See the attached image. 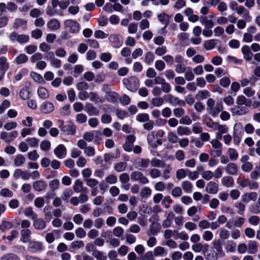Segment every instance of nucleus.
I'll use <instances>...</instances> for the list:
<instances>
[{"instance_id":"28","label":"nucleus","mask_w":260,"mask_h":260,"mask_svg":"<svg viewBox=\"0 0 260 260\" xmlns=\"http://www.w3.org/2000/svg\"><path fill=\"white\" fill-rule=\"evenodd\" d=\"M38 94L39 96L43 99H47L49 96V92L47 89L43 87H39L38 89Z\"/></svg>"},{"instance_id":"61","label":"nucleus","mask_w":260,"mask_h":260,"mask_svg":"<svg viewBox=\"0 0 260 260\" xmlns=\"http://www.w3.org/2000/svg\"><path fill=\"white\" fill-rule=\"evenodd\" d=\"M39 155L36 150H34L28 153V157L29 159L31 160L35 161L39 158Z\"/></svg>"},{"instance_id":"48","label":"nucleus","mask_w":260,"mask_h":260,"mask_svg":"<svg viewBox=\"0 0 260 260\" xmlns=\"http://www.w3.org/2000/svg\"><path fill=\"white\" fill-rule=\"evenodd\" d=\"M27 21L23 19L17 18L16 19L14 23V27L16 29L18 28L19 27L25 25L26 26Z\"/></svg>"},{"instance_id":"45","label":"nucleus","mask_w":260,"mask_h":260,"mask_svg":"<svg viewBox=\"0 0 260 260\" xmlns=\"http://www.w3.org/2000/svg\"><path fill=\"white\" fill-rule=\"evenodd\" d=\"M151 194V189L149 187H145L142 189L140 196L142 198H148Z\"/></svg>"},{"instance_id":"56","label":"nucleus","mask_w":260,"mask_h":260,"mask_svg":"<svg viewBox=\"0 0 260 260\" xmlns=\"http://www.w3.org/2000/svg\"><path fill=\"white\" fill-rule=\"evenodd\" d=\"M59 184V180L57 179H55L50 182L49 187L52 190V191H53L54 190L58 188Z\"/></svg>"},{"instance_id":"40","label":"nucleus","mask_w":260,"mask_h":260,"mask_svg":"<svg viewBox=\"0 0 260 260\" xmlns=\"http://www.w3.org/2000/svg\"><path fill=\"white\" fill-rule=\"evenodd\" d=\"M24 156L22 154L18 155L14 159V164L16 166H20L25 162Z\"/></svg>"},{"instance_id":"52","label":"nucleus","mask_w":260,"mask_h":260,"mask_svg":"<svg viewBox=\"0 0 260 260\" xmlns=\"http://www.w3.org/2000/svg\"><path fill=\"white\" fill-rule=\"evenodd\" d=\"M112 58V55L110 52L102 53L100 55V59L104 62H108Z\"/></svg>"},{"instance_id":"63","label":"nucleus","mask_w":260,"mask_h":260,"mask_svg":"<svg viewBox=\"0 0 260 260\" xmlns=\"http://www.w3.org/2000/svg\"><path fill=\"white\" fill-rule=\"evenodd\" d=\"M142 173L139 171H134L131 173V179L134 181H138L142 177Z\"/></svg>"},{"instance_id":"42","label":"nucleus","mask_w":260,"mask_h":260,"mask_svg":"<svg viewBox=\"0 0 260 260\" xmlns=\"http://www.w3.org/2000/svg\"><path fill=\"white\" fill-rule=\"evenodd\" d=\"M229 157L231 160H236L238 157V153L237 150L234 148H229L228 150Z\"/></svg>"},{"instance_id":"35","label":"nucleus","mask_w":260,"mask_h":260,"mask_svg":"<svg viewBox=\"0 0 260 260\" xmlns=\"http://www.w3.org/2000/svg\"><path fill=\"white\" fill-rule=\"evenodd\" d=\"M13 228L12 222L6 220L2 221L1 225H0V230L3 232L6 230H8Z\"/></svg>"},{"instance_id":"7","label":"nucleus","mask_w":260,"mask_h":260,"mask_svg":"<svg viewBox=\"0 0 260 260\" xmlns=\"http://www.w3.org/2000/svg\"><path fill=\"white\" fill-rule=\"evenodd\" d=\"M109 41L111 43L113 47L118 48L122 45V41L119 39V35L112 34L109 37Z\"/></svg>"},{"instance_id":"23","label":"nucleus","mask_w":260,"mask_h":260,"mask_svg":"<svg viewBox=\"0 0 260 260\" xmlns=\"http://www.w3.org/2000/svg\"><path fill=\"white\" fill-rule=\"evenodd\" d=\"M154 133V131H151L147 135V142L148 144L153 149L157 148V145L155 144L154 141L155 139Z\"/></svg>"},{"instance_id":"62","label":"nucleus","mask_w":260,"mask_h":260,"mask_svg":"<svg viewBox=\"0 0 260 260\" xmlns=\"http://www.w3.org/2000/svg\"><path fill=\"white\" fill-rule=\"evenodd\" d=\"M29 37L26 35H19L17 37V41L20 43H25L28 42Z\"/></svg>"},{"instance_id":"59","label":"nucleus","mask_w":260,"mask_h":260,"mask_svg":"<svg viewBox=\"0 0 260 260\" xmlns=\"http://www.w3.org/2000/svg\"><path fill=\"white\" fill-rule=\"evenodd\" d=\"M87 120V116L85 114L80 113L76 115V121L79 123H85Z\"/></svg>"},{"instance_id":"54","label":"nucleus","mask_w":260,"mask_h":260,"mask_svg":"<svg viewBox=\"0 0 260 260\" xmlns=\"http://www.w3.org/2000/svg\"><path fill=\"white\" fill-rule=\"evenodd\" d=\"M10 102L7 100H5L0 106V114L3 113L5 110L10 106Z\"/></svg>"},{"instance_id":"55","label":"nucleus","mask_w":260,"mask_h":260,"mask_svg":"<svg viewBox=\"0 0 260 260\" xmlns=\"http://www.w3.org/2000/svg\"><path fill=\"white\" fill-rule=\"evenodd\" d=\"M84 246V243L82 241H75L72 242L70 247L73 249H78Z\"/></svg>"},{"instance_id":"53","label":"nucleus","mask_w":260,"mask_h":260,"mask_svg":"<svg viewBox=\"0 0 260 260\" xmlns=\"http://www.w3.org/2000/svg\"><path fill=\"white\" fill-rule=\"evenodd\" d=\"M83 188V182L79 179L76 180L75 185L74 186V190L76 192H80L81 189Z\"/></svg>"},{"instance_id":"58","label":"nucleus","mask_w":260,"mask_h":260,"mask_svg":"<svg viewBox=\"0 0 260 260\" xmlns=\"http://www.w3.org/2000/svg\"><path fill=\"white\" fill-rule=\"evenodd\" d=\"M9 19L7 16H3L1 13L0 14V28L6 26L8 22Z\"/></svg>"},{"instance_id":"1","label":"nucleus","mask_w":260,"mask_h":260,"mask_svg":"<svg viewBox=\"0 0 260 260\" xmlns=\"http://www.w3.org/2000/svg\"><path fill=\"white\" fill-rule=\"evenodd\" d=\"M68 122L70 123L69 124L64 125V121L63 120L58 119L57 120L58 127L61 132L62 134L74 135L76 133V126L71 120H69Z\"/></svg>"},{"instance_id":"8","label":"nucleus","mask_w":260,"mask_h":260,"mask_svg":"<svg viewBox=\"0 0 260 260\" xmlns=\"http://www.w3.org/2000/svg\"><path fill=\"white\" fill-rule=\"evenodd\" d=\"M54 109L53 104L50 102H45L42 104L40 110L43 113L48 114L52 112Z\"/></svg>"},{"instance_id":"33","label":"nucleus","mask_w":260,"mask_h":260,"mask_svg":"<svg viewBox=\"0 0 260 260\" xmlns=\"http://www.w3.org/2000/svg\"><path fill=\"white\" fill-rule=\"evenodd\" d=\"M223 106L221 104H217L215 108L212 109L211 108L210 112H209V113L213 117H216L217 114L222 110Z\"/></svg>"},{"instance_id":"14","label":"nucleus","mask_w":260,"mask_h":260,"mask_svg":"<svg viewBox=\"0 0 260 260\" xmlns=\"http://www.w3.org/2000/svg\"><path fill=\"white\" fill-rule=\"evenodd\" d=\"M119 94L114 91H109L106 93L105 98L110 103H115L117 102Z\"/></svg>"},{"instance_id":"21","label":"nucleus","mask_w":260,"mask_h":260,"mask_svg":"<svg viewBox=\"0 0 260 260\" xmlns=\"http://www.w3.org/2000/svg\"><path fill=\"white\" fill-rule=\"evenodd\" d=\"M47 25L51 30H56L60 27V23L57 19H52L48 22Z\"/></svg>"},{"instance_id":"17","label":"nucleus","mask_w":260,"mask_h":260,"mask_svg":"<svg viewBox=\"0 0 260 260\" xmlns=\"http://www.w3.org/2000/svg\"><path fill=\"white\" fill-rule=\"evenodd\" d=\"M47 187L46 183L43 180H38L34 182L33 187L38 191H41L44 190Z\"/></svg>"},{"instance_id":"49","label":"nucleus","mask_w":260,"mask_h":260,"mask_svg":"<svg viewBox=\"0 0 260 260\" xmlns=\"http://www.w3.org/2000/svg\"><path fill=\"white\" fill-rule=\"evenodd\" d=\"M51 143L48 140H43L40 144V148L43 151H48L50 149Z\"/></svg>"},{"instance_id":"27","label":"nucleus","mask_w":260,"mask_h":260,"mask_svg":"<svg viewBox=\"0 0 260 260\" xmlns=\"http://www.w3.org/2000/svg\"><path fill=\"white\" fill-rule=\"evenodd\" d=\"M31 78L35 81L40 84H45V81L43 79L42 75L37 72H31L30 73Z\"/></svg>"},{"instance_id":"39","label":"nucleus","mask_w":260,"mask_h":260,"mask_svg":"<svg viewBox=\"0 0 260 260\" xmlns=\"http://www.w3.org/2000/svg\"><path fill=\"white\" fill-rule=\"evenodd\" d=\"M15 60L17 64L24 63L27 61L28 57L24 54H20L16 58Z\"/></svg>"},{"instance_id":"44","label":"nucleus","mask_w":260,"mask_h":260,"mask_svg":"<svg viewBox=\"0 0 260 260\" xmlns=\"http://www.w3.org/2000/svg\"><path fill=\"white\" fill-rule=\"evenodd\" d=\"M18 235H19V233H18V231L16 230H14L11 231V235L8 236H4L2 237V239L5 240V239H7L9 241H12L14 239L17 238L18 237Z\"/></svg>"},{"instance_id":"37","label":"nucleus","mask_w":260,"mask_h":260,"mask_svg":"<svg viewBox=\"0 0 260 260\" xmlns=\"http://www.w3.org/2000/svg\"><path fill=\"white\" fill-rule=\"evenodd\" d=\"M149 119V115L147 113H139L136 116V120L139 122H145Z\"/></svg>"},{"instance_id":"47","label":"nucleus","mask_w":260,"mask_h":260,"mask_svg":"<svg viewBox=\"0 0 260 260\" xmlns=\"http://www.w3.org/2000/svg\"><path fill=\"white\" fill-rule=\"evenodd\" d=\"M126 163L124 162H120L115 164L114 169L117 172H120L125 170L126 167Z\"/></svg>"},{"instance_id":"29","label":"nucleus","mask_w":260,"mask_h":260,"mask_svg":"<svg viewBox=\"0 0 260 260\" xmlns=\"http://www.w3.org/2000/svg\"><path fill=\"white\" fill-rule=\"evenodd\" d=\"M221 181L222 184L227 187L232 186L234 182V179L231 176H225L223 177Z\"/></svg>"},{"instance_id":"26","label":"nucleus","mask_w":260,"mask_h":260,"mask_svg":"<svg viewBox=\"0 0 260 260\" xmlns=\"http://www.w3.org/2000/svg\"><path fill=\"white\" fill-rule=\"evenodd\" d=\"M216 41H218V40L216 39H212L206 41L204 43V48L207 50L213 49L216 46Z\"/></svg>"},{"instance_id":"31","label":"nucleus","mask_w":260,"mask_h":260,"mask_svg":"<svg viewBox=\"0 0 260 260\" xmlns=\"http://www.w3.org/2000/svg\"><path fill=\"white\" fill-rule=\"evenodd\" d=\"M52 208L51 206H46L44 208L45 219L47 222H49L52 218V215L51 213Z\"/></svg>"},{"instance_id":"60","label":"nucleus","mask_w":260,"mask_h":260,"mask_svg":"<svg viewBox=\"0 0 260 260\" xmlns=\"http://www.w3.org/2000/svg\"><path fill=\"white\" fill-rule=\"evenodd\" d=\"M0 194L4 197H12L13 192L8 188H3L0 191Z\"/></svg>"},{"instance_id":"36","label":"nucleus","mask_w":260,"mask_h":260,"mask_svg":"<svg viewBox=\"0 0 260 260\" xmlns=\"http://www.w3.org/2000/svg\"><path fill=\"white\" fill-rule=\"evenodd\" d=\"M207 260H217L218 259V253L213 249L210 250V253H207L204 255Z\"/></svg>"},{"instance_id":"18","label":"nucleus","mask_w":260,"mask_h":260,"mask_svg":"<svg viewBox=\"0 0 260 260\" xmlns=\"http://www.w3.org/2000/svg\"><path fill=\"white\" fill-rule=\"evenodd\" d=\"M231 111L233 114L242 115L247 114L249 110L245 107L237 106V109L236 108H231Z\"/></svg>"},{"instance_id":"13","label":"nucleus","mask_w":260,"mask_h":260,"mask_svg":"<svg viewBox=\"0 0 260 260\" xmlns=\"http://www.w3.org/2000/svg\"><path fill=\"white\" fill-rule=\"evenodd\" d=\"M85 111L89 115H98L99 110L91 103H87L85 105Z\"/></svg>"},{"instance_id":"30","label":"nucleus","mask_w":260,"mask_h":260,"mask_svg":"<svg viewBox=\"0 0 260 260\" xmlns=\"http://www.w3.org/2000/svg\"><path fill=\"white\" fill-rule=\"evenodd\" d=\"M177 133L179 136L183 135H190L191 134V132L188 127H183L180 126L177 128Z\"/></svg>"},{"instance_id":"38","label":"nucleus","mask_w":260,"mask_h":260,"mask_svg":"<svg viewBox=\"0 0 260 260\" xmlns=\"http://www.w3.org/2000/svg\"><path fill=\"white\" fill-rule=\"evenodd\" d=\"M182 187L184 191L189 193L192 191V185L189 181H184L182 182Z\"/></svg>"},{"instance_id":"25","label":"nucleus","mask_w":260,"mask_h":260,"mask_svg":"<svg viewBox=\"0 0 260 260\" xmlns=\"http://www.w3.org/2000/svg\"><path fill=\"white\" fill-rule=\"evenodd\" d=\"M257 249V242L255 241H249L248 244V252L254 254Z\"/></svg>"},{"instance_id":"22","label":"nucleus","mask_w":260,"mask_h":260,"mask_svg":"<svg viewBox=\"0 0 260 260\" xmlns=\"http://www.w3.org/2000/svg\"><path fill=\"white\" fill-rule=\"evenodd\" d=\"M226 171L229 174L233 175H235L238 171V167L235 163H229L226 166Z\"/></svg>"},{"instance_id":"43","label":"nucleus","mask_w":260,"mask_h":260,"mask_svg":"<svg viewBox=\"0 0 260 260\" xmlns=\"http://www.w3.org/2000/svg\"><path fill=\"white\" fill-rule=\"evenodd\" d=\"M24 213L26 216H31L32 219H35L37 217V214L34 212L32 208L30 207L26 208Z\"/></svg>"},{"instance_id":"16","label":"nucleus","mask_w":260,"mask_h":260,"mask_svg":"<svg viewBox=\"0 0 260 260\" xmlns=\"http://www.w3.org/2000/svg\"><path fill=\"white\" fill-rule=\"evenodd\" d=\"M31 232L28 229L22 230L21 231V237L20 240L23 243L29 242L30 241Z\"/></svg>"},{"instance_id":"10","label":"nucleus","mask_w":260,"mask_h":260,"mask_svg":"<svg viewBox=\"0 0 260 260\" xmlns=\"http://www.w3.org/2000/svg\"><path fill=\"white\" fill-rule=\"evenodd\" d=\"M206 190L209 193L216 194L218 191V184L213 181H210L207 185Z\"/></svg>"},{"instance_id":"50","label":"nucleus","mask_w":260,"mask_h":260,"mask_svg":"<svg viewBox=\"0 0 260 260\" xmlns=\"http://www.w3.org/2000/svg\"><path fill=\"white\" fill-rule=\"evenodd\" d=\"M70 113V106L69 104L63 106L60 110V113L63 116L69 115Z\"/></svg>"},{"instance_id":"4","label":"nucleus","mask_w":260,"mask_h":260,"mask_svg":"<svg viewBox=\"0 0 260 260\" xmlns=\"http://www.w3.org/2000/svg\"><path fill=\"white\" fill-rule=\"evenodd\" d=\"M31 84L30 82H26L25 86L22 88L19 92V96L23 100H26L31 96Z\"/></svg>"},{"instance_id":"5","label":"nucleus","mask_w":260,"mask_h":260,"mask_svg":"<svg viewBox=\"0 0 260 260\" xmlns=\"http://www.w3.org/2000/svg\"><path fill=\"white\" fill-rule=\"evenodd\" d=\"M64 25L70 28L71 33H77L79 31V24L75 20L68 19L64 22Z\"/></svg>"},{"instance_id":"2","label":"nucleus","mask_w":260,"mask_h":260,"mask_svg":"<svg viewBox=\"0 0 260 260\" xmlns=\"http://www.w3.org/2000/svg\"><path fill=\"white\" fill-rule=\"evenodd\" d=\"M122 82L127 90L132 92H135L139 87V80L136 76L124 78Z\"/></svg>"},{"instance_id":"32","label":"nucleus","mask_w":260,"mask_h":260,"mask_svg":"<svg viewBox=\"0 0 260 260\" xmlns=\"http://www.w3.org/2000/svg\"><path fill=\"white\" fill-rule=\"evenodd\" d=\"M92 255L96 259V260H106L107 259V255L98 250H93Z\"/></svg>"},{"instance_id":"12","label":"nucleus","mask_w":260,"mask_h":260,"mask_svg":"<svg viewBox=\"0 0 260 260\" xmlns=\"http://www.w3.org/2000/svg\"><path fill=\"white\" fill-rule=\"evenodd\" d=\"M257 196V194L256 192H251L249 193H245L242 196V201L243 202H248L250 201H255Z\"/></svg>"},{"instance_id":"20","label":"nucleus","mask_w":260,"mask_h":260,"mask_svg":"<svg viewBox=\"0 0 260 260\" xmlns=\"http://www.w3.org/2000/svg\"><path fill=\"white\" fill-rule=\"evenodd\" d=\"M161 229L160 224L158 222H153L150 225V233L151 235H156Z\"/></svg>"},{"instance_id":"51","label":"nucleus","mask_w":260,"mask_h":260,"mask_svg":"<svg viewBox=\"0 0 260 260\" xmlns=\"http://www.w3.org/2000/svg\"><path fill=\"white\" fill-rule=\"evenodd\" d=\"M231 83V80L229 77H224L221 78L219 81L220 85L224 87H228Z\"/></svg>"},{"instance_id":"19","label":"nucleus","mask_w":260,"mask_h":260,"mask_svg":"<svg viewBox=\"0 0 260 260\" xmlns=\"http://www.w3.org/2000/svg\"><path fill=\"white\" fill-rule=\"evenodd\" d=\"M214 247L218 252V256L222 257L224 256L225 253L222 250V247L220 240L213 241Z\"/></svg>"},{"instance_id":"15","label":"nucleus","mask_w":260,"mask_h":260,"mask_svg":"<svg viewBox=\"0 0 260 260\" xmlns=\"http://www.w3.org/2000/svg\"><path fill=\"white\" fill-rule=\"evenodd\" d=\"M241 51L246 60L249 61L252 59V54L248 46L244 45L241 48Z\"/></svg>"},{"instance_id":"6","label":"nucleus","mask_w":260,"mask_h":260,"mask_svg":"<svg viewBox=\"0 0 260 260\" xmlns=\"http://www.w3.org/2000/svg\"><path fill=\"white\" fill-rule=\"evenodd\" d=\"M171 16L167 14L165 12H162L157 15V18L159 21L162 24H164V29H166L170 23V19Z\"/></svg>"},{"instance_id":"11","label":"nucleus","mask_w":260,"mask_h":260,"mask_svg":"<svg viewBox=\"0 0 260 260\" xmlns=\"http://www.w3.org/2000/svg\"><path fill=\"white\" fill-rule=\"evenodd\" d=\"M33 225L34 228L39 230H41L44 229L46 226V223L45 221L41 218H39L34 219Z\"/></svg>"},{"instance_id":"41","label":"nucleus","mask_w":260,"mask_h":260,"mask_svg":"<svg viewBox=\"0 0 260 260\" xmlns=\"http://www.w3.org/2000/svg\"><path fill=\"white\" fill-rule=\"evenodd\" d=\"M167 254V252L165 251V249L164 247L161 246H157L154 248V254L155 256L158 255H166Z\"/></svg>"},{"instance_id":"9","label":"nucleus","mask_w":260,"mask_h":260,"mask_svg":"<svg viewBox=\"0 0 260 260\" xmlns=\"http://www.w3.org/2000/svg\"><path fill=\"white\" fill-rule=\"evenodd\" d=\"M67 149L63 144H59L54 150L55 155L58 158H62L66 155Z\"/></svg>"},{"instance_id":"57","label":"nucleus","mask_w":260,"mask_h":260,"mask_svg":"<svg viewBox=\"0 0 260 260\" xmlns=\"http://www.w3.org/2000/svg\"><path fill=\"white\" fill-rule=\"evenodd\" d=\"M94 138V143L96 144L100 143L102 141L101 136L102 133L100 131H93Z\"/></svg>"},{"instance_id":"46","label":"nucleus","mask_w":260,"mask_h":260,"mask_svg":"<svg viewBox=\"0 0 260 260\" xmlns=\"http://www.w3.org/2000/svg\"><path fill=\"white\" fill-rule=\"evenodd\" d=\"M154 59V56L152 52L149 51L146 53L145 56V62L146 63L150 64L153 61Z\"/></svg>"},{"instance_id":"3","label":"nucleus","mask_w":260,"mask_h":260,"mask_svg":"<svg viewBox=\"0 0 260 260\" xmlns=\"http://www.w3.org/2000/svg\"><path fill=\"white\" fill-rule=\"evenodd\" d=\"M28 251L31 253H38L44 249L43 243L38 241H30L28 244Z\"/></svg>"},{"instance_id":"64","label":"nucleus","mask_w":260,"mask_h":260,"mask_svg":"<svg viewBox=\"0 0 260 260\" xmlns=\"http://www.w3.org/2000/svg\"><path fill=\"white\" fill-rule=\"evenodd\" d=\"M77 88L78 90H86L88 88V84L85 82H80L77 84Z\"/></svg>"},{"instance_id":"34","label":"nucleus","mask_w":260,"mask_h":260,"mask_svg":"<svg viewBox=\"0 0 260 260\" xmlns=\"http://www.w3.org/2000/svg\"><path fill=\"white\" fill-rule=\"evenodd\" d=\"M1 260H20V258L15 254L9 253L4 254L2 256Z\"/></svg>"},{"instance_id":"24","label":"nucleus","mask_w":260,"mask_h":260,"mask_svg":"<svg viewBox=\"0 0 260 260\" xmlns=\"http://www.w3.org/2000/svg\"><path fill=\"white\" fill-rule=\"evenodd\" d=\"M210 95V92L207 90H200L198 91V92L196 94L195 96V98L196 100L198 101H201L205 99H206L207 97L209 96Z\"/></svg>"}]
</instances>
